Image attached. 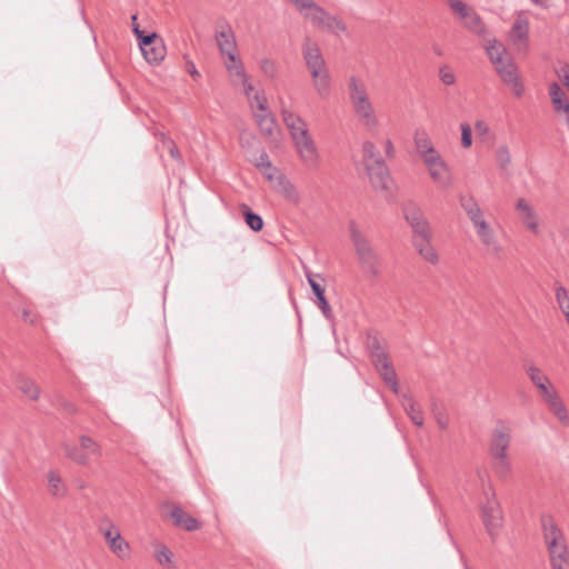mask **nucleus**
<instances>
[{"label":"nucleus","instance_id":"nucleus-44","mask_svg":"<svg viewBox=\"0 0 569 569\" xmlns=\"http://www.w3.org/2000/svg\"><path fill=\"white\" fill-rule=\"evenodd\" d=\"M419 254L422 257L423 260L431 264H437L439 261L438 253L436 252L435 248L431 246V243L425 246L419 251Z\"/></svg>","mask_w":569,"mask_h":569},{"label":"nucleus","instance_id":"nucleus-53","mask_svg":"<svg viewBox=\"0 0 569 569\" xmlns=\"http://www.w3.org/2000/svg\"><path fill=\"white\" fill-rule=\"evenodd\" d=\"M431 236L413 237V247L417 251L430 243Z\"/></svg>","mask_w":569,"mask_h":569},{"label":"nucleus","instance_id":"nucleus-4","mask_svg":"<svg viewBox=\"0 0 569 569\" xmlns=\"http://www.w3.org/2000/svg\"><path fill=\"white\" fill-rule=\"evenodd\" d=\"M349 98L360 123L367 129L378 124L372 103L370 102L365 83L356 77L349 79Z\"/></svg>","mask_w":569,"mask_h":569},{"label":"nucleus","instance_id":"nucleus-32","mask_svg":"<svg viewBox=\"0 0 569 569\" xmlns=\"http://www.w3.org/2000/svg\"><path fill=\"white\" fill-rule=\"evenodd\" d=\"M49 492L54 497H64L67 493V487L63 483L61 477L53 470L47 475Z\"/></svg>","mask_w":569,"mask_h":569},{"label":"nucleus","instance_id":"nucleus-28","mask_svg":"<svg viewBox=\"0 0 569 569\" xmlns=\"http://www.w3.org/2000/svg\"><path fill=\"white\" fill-rule=\"evenodd\" d=\"M263 114H254L261 134L271 137L276 129V119L271 112L263 111Z\"/></svg>","mask_w":569,"mask_h":569},{"label":"nucleus","instance_id":"nucleus-34","mask_svg":"<svg viewBox=\"0 0 569 569\" xmlns=\"http://www.w3.org/2000/svg\"><path fill=\"white\" fill-rule=\"evenodd\" d=\"M529 23L526 19H517L512 24L510 36L515 41H527Z\"/></svg>","mask_w":569,"mask_h":569},{"label":"nucleus","instance_id":"nucleus-55","mask_svg":"<svg viewBox=\"0 0 569 569\" xmlns=\"http://www.w3.org/2000/svg\"><path fill=\"white\" fill-rule=\"evenodd\" d=\"M556 112L563 111L565 113L569 112V101L567 97L559 100V102H552Z\"/></svg>","mask_w":569,"mask_h":569},{"label":"nucleus","instance_id":"nucleus-31","mask_svg":"<svg viewBox=\"0 0 569 569\" xmlns=\"http://www.w3.org/2000/svg\"><path fill=\"white\" fill-rule=\"evenodd\" d=\"M240 210L242 212V216L244 218V221L246 223L248 224V227L253 230L254 232H258V231H261L262 228H263V220L261 218V216H259L258 213L253 212L251 210V208L246 204V203H242L240 206Z\"/></svg>","mask_w":569,"mask_h":569},{"label":"nucleus","instance_id":"nucleus-15","mask_svg":"<svg viewBox=\"0 0 569 569\" xmlns=\"http://www.w3.org/2000/svg\"><path fill=\"white\" fill-rule=\"evenodd\" d=\"M281 116L291 139L298 138L300 132H302V134L309 132L306 121L300 116L284 107L281 108Z\"/></svg>","mask_w":569,"mask_h":569},{"label":"nucleus","instance_id":"nucleus-49","mask_svg":"<svg viewBox=\"0 0 569 569\" xmlns=\"http://www.w3.org/2000/svg\"><path fill=\"white\" fill-rule=\"evenodd\" d=\"M549 96L551 102H559L560 99L566 97V93L557 82H552L549 87Z\"/></svg>","mask_w":569,"mask_h":569},{"label":"nucleus","instance_id":"nucleus-56","mask_svg":"<svg viewBox=\"0 0 569 569\" xmlns=\"http://www.w3.org/2000/svg\"><path fill=\"white\" fill-rule=\"evenodd\" d=\"M555 415L562 423L569 425V416L565 406L558 408Z\"/></svg>","mask_w":569,"mask_h":569},{"label":"nucleus","instance_id":"nucleus-47","mask_svg":"<svg viewBox=\"0 0 569 569\" xmlns=\"http://www.w3.org/2000/svg\"><path fill=\"white\" fill-rule=\"evenodd\" d=\"M260 69L270 78H273L277 74V66L270 59H262L260 62Z\"/></svg>","mask_w":569,"mask_h":569},{"label":"nucleus","instance_id":"nucleus-13","mask_svg":"<svg viewBox=\"0 0 569 569\" xmlns=\"http://www.w3.org/2000/svg\"><path fill=\"white\" fill-rule=\"evenodd\" d=\"M306 278L311 287L313 295L316 296V303L318 308L321 310L326 319L331 320L333 318V312L325 296V287L317 281V278H321V276L315 274L307 270Z\"/></svg>","mask_w":569,"mask_h":569},{"label":"nucleus","instance_id":"nucleus-10","mask_svg":"<svg viewBox=\"0 0 569 569\" xmlns=\"http://www.w3.org/2000/svg\"><path fill=\"white\" fill-rule=\"evenodd\" d=\"M481 510L486 530L493 538L497 536L498 529L501 527L502 522V511L493 492L491 498L487 499V502L482 506Z\"/></svg>","mask_w":569,"mask_h":569},{"label":"nucleus","instance_id":"nucleus-48","mask_svg":"<svg viewBox=\"0 0 569 569\" xmlns=\"http://www.w3.org/2000/svg\"><path fill=\"white\" fill-rule=\"evenodd\" d=\"M461 144L463 148H469L472 144L471 127L468 123L461 124Z\"/></svg>","mask_w":569,"mask_h":569},{"label":"nucleus","instance_id":"nucleus-54","mask_svg":"<svg viewBox=\"0 0 569 569\" xmlns=\"http://www.w3.org/2000/svg\"><path fill=\"white\" fill-rule=\"evenodd\" d=\"M486 248H487L488 253L495 258H500L502 254V251H503V249L500 246V243L498 242V240H496L493 242V244H490L489 247H486Z\"/></svg>","mask_w":569,"mask_h":569},{"label":"nucleus","instance_id":"nucleus-35","mask_svg":"<svg viewBox=\"0 0 569 569\" xmlns=\"http://www.w3.org/2000/svg\"><path fill=\"white\" fill-rule=\"evenodd\" d=\"M475 228L485 247L493 244V242L497 240L492 228L489 226V223H487V221L479 222L478 226H475Z\"/></svg>","mask_w":569,"mask_h":569},{"label":"nucleus","instance_id":"nucleus-64","mask_svg":"<svg viewBox=\"0 0 569 569\" xmlns=\"http://www.w3.org/2000/svg\"><path fill=\"white\" fill-rule=\"evenodd\" d=\"M61 406L70 415H73L77 412L76 406L71 402L63 401Z\"/></svg>","mask_w":569,"mask_h":569},{"label":"nucleus","instance_id":"nucleus-52","mask_svg":"<svg viewBox=\"0 0 569 569\" xmlns=\"http://www.w3.org/2000/svg\"><path fill=\"white\" fill-rule=\"evenodd\" d=\"M440 79L447 86H451L456 81L453 72L447 70L446 68L440 69Z\"/></svg>","mask_w":569,"mask_h":569},{"label":"nucleus","instance_id":"nucleus-29","mask_svg":"<svg viewBox=\"0 0 569 569\" xmlns=\"http://www.w3.org/2000/svg\"><path fill=\"white\" fill-rule=\"evenodd\" d=\"M377 160L385 161L376 144L369 140L365 141L362 143V163L365 169L367 166L371 167L375 164Z\"/></svg>","mask_w":569,"mask_h":569},{"label":"nucleus","instance_id":"nucleus-43","mask_svg":"<svg viewBox=\"0 0 569 569\" xmlns=\"http://www.w3.org/2000/svg\"><path fill=\"white\" fill-rule=\"evenodd\" d=\"M172 557H173V553L166 546H161L157 550V553H156V558H157L158 562L166 567H173Z\"/></svg>","mask_w":569,"mask_h":569},{"label":"nucleus","instance_id":"nucleus-12","mask_svg":"<svg viewBox=\"0 0 569 569\" xmlns=\"http://www.w3.org/2000/svg\"><path fill=\"white\" fill-rule=\"evenodd\" d=\"M300 159L308 166H313L318 160V151L315 141L309 132L299 133L298 138L292 139Z\"/></svg>","mask_w":569,"mask_h":569},{"label":"nucleus","instance_id":"nucleus-1","mask_svg":"<svg viewBox=\"0 0 569 569\" xmlns=\"http://www.w3.org/2000/svg\"><path fill=\"white\" fill-rule=\"evenodd\" d=\"M301 50L315 90L320 98H328L331 92V77L318 43L306 37Z\"/></svg>","mask_w":569,"mask_h":569},{"label":"nucleus","instance_id":"nucleus-50","mask_svg":"<svg viewBox=\"0 0 569 569\" xmlns=\"http://www.w3.org/2000/svg\"><path fill=\"white\" fill-rule=\"evenodd\" d=\"M497 160L499 164L505 168L510 162V153L507 146H500L497 150Z\"/></svg>","mask_w":569,"mask_h":569},{"label":"nucleus","instance_id":"nucleus-7","mask_svg":"<svg viewBox=\"0 0 569 569\" xmlns=\"http://www.w3.org/2000/svg\"><path fill=\"white\" fill-rule=\"evenodd\" d=\"M425 166L428 169V172L433 180L440 188H449L452 184V176L451 171L446 163V161L442 159V157L437 153L432 157H428L423 161Z\"/></svg>","mask_w":569,"mask_h":569},{"label":"nucleus","instance_id":"nucleus-17","mask_svg":"<svg viewBox=\"0 0 569 569\" xmlns=\"http://www.w3.org/2000/svg\"><path fill=\"white\" fill-rule=\"evenodd\" d=\"M383 381L389 386L392 392H399V383L397 379V372L390 361V358L387 357L385 360L372 362Z\"/></svg>","mask_w":569,"mask_h":569},{"label":"nucleus","instance_id":"nucleus-16","mask_svg":"<svg viewBox=\"0 0 569 569\" xmlns=\"http://www.w3.org/2000/svg\"><path fill=\"white\" fill-rule=\"evenodd\" d=\"M527 373L541 397L546 398L550 396L551 392L556 391L549 378L538 367L530 365L527 368Z\"/></svg>","mask_w":569,"mask_h":569},{"label":"nucleus","instance_id":"nucleus-11","mask_svg":"<svg viewBox=\"0 0 569 569\" xmlns=\"http://www.w3.org/2000/svg\"><path fill=\"white\" fill-rule=\"evenodd\" d=\"M366 171L373 189H390L392 179L385 161L377 160L371 167L367 166Z\"/></svg>","mask_w":569,"mask_h":569},{"label":"nucleus","instance_id":"nucleus-8","mask_svg":"<svg viewBox=\"0 0 569 569\" xmlns=\"http://www.w3.org/2000/svg\"><path fill=\"white\" fill-rule=\"evenodd\" d=\"M495 69L503 83L510 87L516 97L519 98L523 94V84L519 79L517 66L513 63L510 57H507L499 64H496Z\"/></svg>","mask_w":569,"mask_h":569},{"label":"nucleus","instance_id":"nucleus-20","mask_svg":"<svg viewBox=\"0 0 569 569\" xmlns=\"http://www.w3.org/2000/svg\"><path fill=\"white\" fill-rule=\"evenodd\" d=\"M516 209L527 228L533 233H538L537 214L530 204L523 198H520L517 200Z\"/></svg>","mask_w":569,"mask_h":569},{"label":"nucleus","instance_id":"nucleus-51","mask_svg":"<svg viewBox=\"0 0 569 569\" xmlns=\"http://www.w3.org/2000/svg\"><path fill=\"white\" fill-rule=\"evenodd\" d=\"M546 400V402L548 403V407L549 409L555 413L558 408H560L561 406H563L562 401L560 400V398L558 397L557 395V391L555 392H551L550 396H547L546 398H543Z\"/></svg>","mask_w":569,"mask_h":569},{"label":"nucleus","instance_id":"nucleus-21","mask_svg":"<svg viewBox=\"0 0 569 569\" xmlns=\"http://www.w3.org/2000/svg\"><path fill=\"white\" fill-rule=\"evenodd\" d=\"M413 139L416 149L420 157L422 158V161H425V159L428 157H432L439 153L435 149L428 133L425 130H417Z\"/></svg>","mask_w":569,"mask_h":569},{"label":"nucleus","instance_id":"nucleus-30","mask_svg":"<svg viewBox=\"0 0 569 569\" xmlns=\"http://www.w3.org/2000/svg\"><path fill=\"white\" fill-rule=\"evenodd\" d=\"M463 26L478 36H485L487 32L486 26L480 16L472 9V11L465 18Z\"/></svg>","mask_w":569,"mask_h":569},{"label":"nucleus","instance_id":"nucleus-23","mask_svg":"<svg viewBox=\"0 0 569 569\" xmlns=\"http://www.w3.org/2000/svg\"><path fill=\"white\" fill-rule=\"evenodd\" d=\"M224 66L231 76L238 77L242 83H247V74L242 62L237 57V51L224 53Z\"/></svg>","mask_w":569,"mask_h":569},{"label":"nucleus","instance_id":"nucleus-39","mask_svg":"<svg viewBox=\"0 0 569 569\" xmlns=\"http://www.w3.org/2000/svg\"><path fill=\"white\" fill-rule=\"evenodd\" d=\"M405 218L410 227L415 226L416 222L426 220L422 211L415 204L407 206L405 209Z\"/></svg>","mask_w":569,"mask_h":569},{"label":"nucleus","instance_id":"nucleus-18","mask_svg":"<svg viewBox=\"0 0 569 569\" xmlns=\"http://www.w3.org/2000/svg\"><path fill=\"white\" fill-rule=\"evenodd\" d=\"M103 536L108 541L111 551L116 553L119 558H127L129 556V543L121 538V535L118 529L112 527L104 531Z\"/></svg>","mask_w":569,"mask_h":569},{"label":"nucleus","instance_id":"nucleus-6","mask_svg":"<svg viewBox=\"0 0 569 569\" xmlns=\"http://www.w3.org/2000/svg\"><path fill=\"white\" fill-rule=\"evenodd\" d=\"M63 451L67 458L79 466H87L91 457L99 458L101 456L100 446L92 438L84 435L79 438V447L66 445Z\"/></svg>","mask_w":569,"mask_h":569},{"label":"nucleus","instance_id":"nucleus-57","mask_svg":"<svg viewBox=\"0 0 569 569\" xmlns=\"http://www.w3.org/2000/svg\"><path fill=\"white\" fill-rule=\"evenodd\" d=\"M186 68H187V71L189 72V74L194 80H197V79H199L201 77L192 61L188 60L187 63H186Z\"/></svg>","mask_w":569,"mask_h":569},{"label":"nucleus","instance_id":"nucleus-61","mask_svg":"<svg viewBox=\"0 0 569 569\" xmlns=\"http://www.w3.org/2000/svg\"><path fill=\"white\" fill-rule=\"evenodd\" d=\"M436 419H437V423L438 426L441 428V429H447L448 428V418L442 415V413H437L436 415Z\"/></svg>","mask_w":569,"mask_h":569},{"label":"nucleus","instance_id":"nucleus-27","mask_svg":"<svg viewBox=\"0 0 569 569\" xmlns=\"http://www.w3.org/2000/svg\"><path fill=\"white\" fill-rule=\"evenodd\" d=\"M367 348L369 350L372 362L381 361L389 357V353L381 345V341L377 335H368Z\"/></svg>","mask_w":569,"mask_h":569},{"label":"nucleus","instance_id":"nucleus-3","mask_svg":"<svg viewBox=\"0 0 569 569\" xmlns=\"http://www.w3.org/2000/svg\"><path fill=\"white\" fill-rule=\"evenodd\" d=\"M349 234L355 247L361 269L365 273L377 277L380 272V258L367 236L358 228L357 223L349 222Z\"/></svg>","mask_w":569,"mask_h":569},{"label":"nucleus","instance_id":"nucleus-42","mask_svg":"<svg viewBox=\"0 0 569 569\" xmlns=\"http://www.w3.org/2000/svg\"><path fill=\"white\" fill-rule=\"evenodd\" d=\"M250 161L259 169L266 168L267 170H273V166L269 160L268 153L261 149L257 156L250 158Z\"/></svg>","mask_w":569,"mask_h":569},{"label":"nucleus","instance_id":"nucleus-22","mask_svg":"<svg viewBox=\"0 0 569 569\" xmlns=\"http://www.w3.org/2000/svg\"><path fill=\"white\" fill-rule=\"evenodd\" d=\"M460 204L473 226H478L479 222L486 221L482 210L473 197H460Z\"/></svg>","mask_w":569,"mask_h":569},{"label":"nucleus","instance_id":"nucleus-33","mask_svg":"<svg viewBox=\"0 0 569 569\" xmlns=\"http://www.w3.org/2000/svg\"><path fill=\"white\" fill-rule=\"evenodd\" d=\"M159 138L160 139H159L158 148H160L162 150H167L176 161L182 162V156L179 151L177 143L170 137L166 136L164 133H160Z\"/></svg>","mask_w":569,"mask_h":569},{"label":"nucleus","instance_id":"nucleus-41","mask_svg":"<svg viewBox=\"0 0 569 569\" xmlns=\"http://www.w3.org/2000/svg\"><path fill=\"white\" fill-rule=\"evenodd\" d=\"M279 190L290 200H297V192L292 183L283 176H277Z\"/></svg>","mask_w":569,"mask_h":569},{"label":"nucleus","instance_id":"nucleus-62","mask_svg":"<svg viewBox=\"0 0 569 569\" xmlns=\"http://www.w3.org/2000/svg\"><path fill=\"white\" fill-rule=\"evenodd\" d=\"M260 171L270 182H272L274 179L277 180V169L274 167L273 170H267L266 168H262Z\"/></svg>","mask_w":569,"mask_h":569},{"label":"nucleus","instance_id":"nucleus-25","mask_svg":"<svg viewBox=\"0 0 569 569\" xmlns=\"http://www.w3.org/2000/svg\"><path fill=\"white\" fill-rule=\"evenodd\" d=\"M17 388L30 400L37 401L40 397V388L36 381L26 376H19L16 380Z\"/></svg>","mask_w":569,"mask_h":569},{"label":"nucleus","instance_id":"nucleus-2","mask_svg":"<svg viewBox=\"0 0 569 569\" xmlns=\"http://www.w3.org/2000/svg\"><path fill=\"white\" fill-rule=\"evenodd\" d=\"M551 569H569V548L561 528L550 515L540 518Z\"/></svg>","mask_w":569,"mask_h":569},{"label":"nucleus","instance_id":"nucleus-37","mask_svg":"<svg viewBox=\"0 0 569 569\" xmlns=\"http://www.w3.org/2000/svg\"><path fill=\"white\" fill-rule=\"evenodd\" d=\"M555 296H556V300H557V303H558L560 310L565 315V318L566 319L569 318V292H568V290L565 287L559 286L555 290Z\"/></svg>","mask_w":569,"mask_h":569},{"label":"nucleus","instance_id":"nucleus-59","mask_svg":"<svg viewBox=\"0 0 569 569\" xmlns=\"http://www.w3.org/2000/svg\"><path fill=\"white\" fill-rule=\"evenodd\" d=\"M568 70H569V66L566 64L563 66L559 71H558V76L559 77H562V81L565 83V86L568 87L569 89V74H568Z\"/></svg>","mask_w":569,"mask_h":569},{"label":"nucleus","instance_id":"nucleus-9","mask_svg":"<svg viewBox=\"0 0 569 569\" xmlns=\"http://www.w3.org/2000/svg\"><path fill=\"white\" fill-rule=\"evenodd\" d=\"M310 10H312V12L307 14V18H309L311 22L318 28L325 29L332 33L346 31V24L339 18L330 14L317 3L316 7H312Z\"/></svg>","mask_w":569,"mask_h":569},{"label":"nucleus","instance_id":"nucleus-63","mask_svg":"<svg viewBox=\"0 0 569 569\" xmlns=\"http://www.w3.org/2000/svg\"><path fill=\"white\" fill-rule=\"evenodd\" d=\"M475 129L476 131H478L479 133H487L488 131V126L486 124V122H483L482 120H478L476 123H475Z\"/></svg>","mask_w":569,"mask_h":569},{"label":"nucleus","instance_id":"nucleus-36","mask_svg":"<svg viewBox=\"0 0 569 569\" xmlns=\"http://www.w3.org/2000/svg\"><path fill=\"white\" fill-rule=\"evenodd\" d=\"M134 34L138 39L139 48L141 51L146 48H149L150 46H154V43L161 39V37H159L156 32L144 33L140 27L134 28Z\"/></svg>","mask_w":569,"mask_h":569},{"label":"nucleus","instance_id":"nucleus-46","mask_svg":"<svg viewBox=\"0 0 569 569\" xmlns=\"http://www.w3.org/2000/svg\"><path fill=\"white\" fill-rule=\"evenodd\" d=\"M411 228L413 230V237L431 236V230L427 220L416 222Z\"/></svg>","mask_w":569,"mask_h":569},{"label":"nucleus","instance_id":"nucleus-24","mask_svg":"<svg viewBox=\"0 0 569 569\" xmlns=\"http://www.w3.org/2000/svg\"><path fill=\"white\" fill-rule=\"evenodd\" d=\"M402 406L410 420L418 427L423 426V413L419 405L415 401L411 396H402Z\"/></svg>","mask_w":569,"mask_h":569},{"label":"nucleus","instance_id":"nucleus-40","mask_svg":"<svg viewBox=\"0 0 569 569\" xmlns=\"http://www.w3.org/2000/svg\"><path fill=\"white\" fill-rule=\"evenodd\" d=\"M448 4L452 12L458 16L460 20L467 18L473 8L465 3L462 0H448Z\"/></svg>","mask_w":569,"mask_h":569},{"label":"nucleus","instance_id":"nucleus-58","mask_svg":"<svg viewBox=\"0 0 569 569\" xmlns=\"http://www.w3.org/2000/svg\"><path fill=\"white\" fill-rule=\"evenodd\" d=\"M22 320H23L24 322H28V323L33 325V323H36V322H37V316H36L34 313H32L30 310L24 309V310L22 311Z\"/></svg>","mask_w":569,"mask_h":569},{"label":"nucleus","instance_id":"nucleus-60","mask_svg":"<svg viewBox=\"0 0 569 569\" xmlns=\"http://www.w3.org/2000/svg\"><path fill=\"white\" fill-rule=\"evenodd\" d=\"M385 152H386V156L388 158H393L395 157V147H393V143L390 139H387L386 142H385Z\"/></svg>","mask_w":569,"mask_h":569},{"label":"nucleus","instance_id":"nucleus-5","mask_svg":"<svg viewBox=\"0 0 569 569\" xmlns=\"http://www.w3.org/2000/svg\"><path fill=\"white\" fill-rule=\"evenodd\" d=\"M510 442L511 429L502 421H498L492 430L489 450L491 456L497 459L495 469L501 477L507 476L510 470V463L507 455Z\"/></svg>","mask_w":569,"mask_h":569},{"label":"nucleus","instance_id":"nucleus-26","mask_svg":"<svg viewBox=\"0 0 569 569\" xmlns=\"http://www.w3.org/2000/svg\"><path fill=\"white\" fill-rule=\"evenodd\" d=\"M143 58L151 64H159L166 57L167 49L162 39L158 40L154 46H150L141 51Z\"/></svg>","mask_w":569,"mask_h":569},{"label":"nucleus","instance_id":"nucleus-45","mask_svg":"<svg viewBox=\"0 0 569 569\" xmlns=\"http://www.w3.org/2000/svg\"><path fill=\"white\" fill-rule=\"evenodd\" d=\"M250 106L257 107L260 111H267L268 110V103L267 98L263 94H259L258 92L251 96Z\"/></svg>","mask_w":569,"mask_h":569},{"label":"nucleus","instance_id":"nucleus-14","mask_svg":"<svg viewBox=\"0 0 569 569\" xmlns=\"http://www.w3.org/2000/svg\"><path fill=\"white\" fill-rule=\"evenodd\" d=\"M168 517L172 520V523L176 527L182 528L187 531H196L201 527V522L198 519L186 512L179 506H172Z\"/></svg>","mask_w":569,"mask_h":569},{"label":"nucleus","instance_id":"nucleus-19","mask_svg":"<svg viewBox=\"0 0 569 569\" xmlns=\"http://www.w3.org/2000/svg\"><path fill=\"white\" fill-rule=\"evenodd\" d=\"M216 41L221 56L237 51L236 37L229 24H226L220 31L216 32Z\"/></svg>","mask_w":569,"mask_h":569},{"label":"nucleus","instance_id":"nucleus-38","mask_svg":"<svg viewBox=\"0 0 569 569\" xmlns=\"http://www.w3.org/2000/svg\"><path fill=\"white\" fill-rule=\"evenodd\" d=\"M487 53L493 66L499 64L507 57H509V54L506 52V49L498 43H493L487 47Z\"/></svg>","mask_w":569,"mask_h":569}]
</instances>
